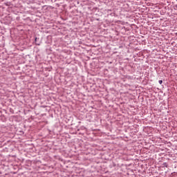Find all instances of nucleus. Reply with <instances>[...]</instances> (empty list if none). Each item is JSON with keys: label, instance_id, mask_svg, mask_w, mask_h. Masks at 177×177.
I'll return each instance as SVG.
<instances>
[{"label": "nucleus", "instance_id": "f257e3e1", "mask_svg": "<svg viewBox=\"0 0 177 177\" xmlns=\"http://www.w3.org/2000/svg\"><path fill=\"white\" fill-rule=\"evenodd\" d=\"M159 84L161 85L162 84V80H159Z\"/></svg>", "mask_w": 177, "mask_h": 177}]
</instances>
